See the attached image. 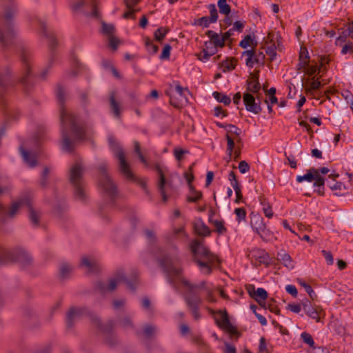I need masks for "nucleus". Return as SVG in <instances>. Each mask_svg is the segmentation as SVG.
Segmentation results:
<instances>
[{
    "label": "nucleus",
    "instance_id": "c9c22d12",
    "mask_svg": "<svg viewBox=\"0 0 353 353\" xmlns=\"http://www.w3.org/2000/svg\"><path fill=\"white\" fill-rule=\"evenodd\" d=\"M214 261H208L205 260H201L197 261L195 262L199 267L200 268L201 270L206 274H210L212 272V268L209 263H212Z\"/></svg>",
    "mask_w": 353,
    "mask_h": 353
},
{
    "label": "nucleus",
    "instance_id": "4c0bfd02",
    "mask_svg": "<svg viewBox=\"0 0 353 353\" xmlns=\"http://www.w3.org/2000/svg\"><path fill=\"white\" fill-rule=\"evenodd\" d=\"M90 6L92 8V12H89L85 10H82V12L83 14H85L87 17H94L95 19H99L100 15L98 10V8L96 6V3L94 2V0H90Z\"/></svg>",
    "mask_w": 353,
    "mask_h": 353
},
{
    "label": "nucleus",
    "instance_id": "a878e982",
    "mask_svg": "<svg viewBox=\"0 0 353 353\" xmlns=\"http://www.w3.org/2000/svg\"><path fill=\"white\" fill-rule=\"evenodd\" d=\"M206 35L210 39L212 44L214 45V48L216 50L217 47L223 48L225 46L224 39L220 38L219 34L212 30H208Z\"/></svg>",
    "mask_w": 353,
    "mask_h": 353
},
{
    "label": "nucleus",
    "instance_id": "5701e85b",
    "mask_svg": "<svg viewBox=\"0 0 353 353\" xmlns=\"http://www.w3.org/2000/svg\"><path fill=\"white\" fill-rule=\"evenodd\" d=\"M194 229L199 236H208L211 234V230L201 219H199L194 222Z\"/></svg>",
    "mask_w": 353,
    "mask_h": 353
},
{
    "label": "nucleus",
    "instance_id": "603ef678",
    "mask_svg": "<svg viewBox=\"0 0 353 353\" xmlns=\"http://www.w3.org/2000/svg\"><path fill=\"white\" fill-rule=\"evenodd\" d=\"M234 213L236 215V220L239 223L245 219L246 211L243 208H236Z\"/></svg>",
    "mask_w": 353,
    "mask_h": 353
},
{
    "label": "nucleus",
    "instance_id": "1a4fd4ad",
    "mask_svg": "<svg viewBox=\"0 0 353 353\" xmlns=\"http://www.w3.org/2000/svg\"><path fill=\"white\" fill-rule=\"evenodd\" d=\"M41 32L43 36L48 39V46L50 50V57L48 63V65L44 68L39 74V78L41 80H46L50 69L52 68L54 60V50L58 45V42L53 34L47 29L46 25L41 22Z\"/></svg>",
    "mask_w": 353,
    "mask_h": 353
},
{
    "label": "nucleus",
    "instance_id": "423d86ee",
    "mask_svg": "<svg viewBox=\"0 0 353 353\" xmlns=\"http://www.w3.org/2000/svg\"><path fill=\"white\" fill-rule=\"evenodd\" d=\"M108 141L110 147L114 153V157L119 161L118 167L119 170L121 175L128 181H136L137 179L131 170L129 163L125 159V154L123 150L117 143L114 137L109 136Z\"/></svg>",
    "mask_w": 353,
    "mask_h": 353
},
{
    "label": "nucleus",
    "instance_id": "c756f323",
    "mask_svg": "<svg viewBox=\"0 0 353 353\" xmlns=\"http://www.w3.org/2000/svg\"><path fill=\"white\" fill-rule=\"evenodd\" d=\"M319 171L316 170V168H312L309 169L306 174L303 176H297L296 181L298 183H301L303 181H307L308 182H312L314 179V174H318Z\"/></svg>",
    "mask_w": 353,
    "mask_h": 353
},
{
    "label": "nucleus",
    "instance_id": "f3484780",
    "mask_svg": "<svg viewBox=\"0 0 353 353\" xmlns=\"http://www.w3.org/2000/svg\"><path fill=\"white\" fill-rule=\"evenodd\" d=\"M248 256L252 260H255L260 264L269 265L270 263V258L268 253L263 249L254 248L251 250L248 254Z\"/></svg>",
    "mask_w": 353,
    "mask_h": 353
},
{
    "label": "nucleus",
    "instance_id": "774afa93",
    "mask_svg": "<svg viewBox=\"0 0 353 353\" xmlns=\"http://www.w3.org/2000/svg\"><path fill=\"white\" fill-rule=\"evenodd\" d=\"M96 288L101 293H105L108 291V285L101 281L97 282Z\"/></svg>",
    "mask_w": 353,
    "mask_h": 353
},
{
    "label": "nucleus",
    "instance_id": "3c124183",
    "mask_svg": "<svg viewBox=\"0 0 353 353\" xmlns=\"http://www.w3.org/2000/svg\"><path fill=\"white\" fill-rule=\"evenodd\" d=\"M232 188H234L236 194V199L234 201L235 203H239L243 200V194L241 190V185L239 183L235 182Z\"/></svg>",
    "mask_w": 353,
    "mask_h": 353
},
{
    "label": "nucleus",
    "instance_id": "37998d69",
    "mask_svg": "<svg viewBox=\"0 0 353 353\" xmlns=\"http://www.w3.org/2000/svg\"><path fill=\"white\" fill-rule=\"evenodd\" d=\"M242 55H246L248 56L246 60H245V65L250 68H252V59H254V57H256V52L254 49L252 50H247L243 52Z\"/></svg>",
    "mask_w": 353,
    "mask_h": 353
},
{
    "label": "nucleus",
    "instance_id": "f257e3e1",
    "mask_svg": "<svg viewBox=\"0 0 353 353\" xmlns=\"http://www.w3.org/2000/svg\"><path fill=\"white\" fill-rule=\"evenodd\" d=\"M179 261L180 259L178 256L172 257L168 255L158 259L159 265L163 270L167 281L176 290L178 288V283H181L188 290L189 294L184 296V301L193 318L197 321L201 318L199 306L202 303V299L195 291L199 289L205 290L206 300L210 303H215L216 299L214 296L213 290L206 286L205 281H203L198 284H193L186 279L183 276V269L178 265Z\"/></svg>",
    "mask_w": 353,
    "mask_h": 353
},
{
    "label": "nucleus",
    "instance_id": "4be33fe9",
    "mask_svg": "<svg viewBox=\"0 0 353 353\" xmlns=\"http://www.w3.org/2000/svg\"><path fill=\"white\" fill-rule=\"evenodd\" d=\"M155 170H157V172H158L159 176V184H158L159 190L161 194L163 201L166 202L168 200V196L166 195L165 190V186L166 185L165 176V175L163 172V170H161L159 165H155Z\"/></svg>",
    "mask_w": 353,
    "mask_h": 353
},
{
    "label": "nucleus",
    "instance_id": "f704fd0d",
    "mask_svg": "<svg viewBox=\"0 0 353 353\" xmlns=\"http://www.w3.org/2000/svg\"><path fill=\"white\" fill-rule=\"evenodd\" d=\"M169 28L160 27L154 32V37L156 41L161 42L165 38L166 34L169 32Z\"/></svg>",
    "mask_w": 353,
    "mask_h": 353
},
{
    "label": "nucleus",
    "instance_id": "e433bc0d",
    "mask_svg": "<svg viewBox=\"0 0 353 353\" xmlns=\"http://www.w3.org/2000/svg\"><path fill=\"white\" fill-rule=\"evenodd\" d=\"M88 3L85 0H79L77 1H70V9L74 12H77L82 10V8Z\"/></svg>",
    "mask_w": 353,
    "mask_h": 353
},
{
    "label": "nucleus",
    "instance_id": "cd10ccee",
    "mask_svg": "<svg viewBox=\"0 0 353 353\" xmlns=\"http://www.w3.org/2000/svg\"><path fill=\"white\" fill-rule=\"evenodd\" d=\"M27 209H28V211L29 219H30L32 225H34V226H36V227L38 226L39 224L40 216L38 214V212H36L33 209V208L32 206V201H31L30 199V205H27Z\"/></svg>",
    "mask_w": 353,
    "mask_h": 353
},
{
    "label": "nucleus",
    "instance_id": "f03ea898",
    "mask_svg": "<svg viewBox=\"0 0 353 353\" xmlns=\"http://www.w3.org/2000/svg\"><path fill=\"white\" fill-rule=\"evenodd\" d=\"M56 95L60 105L61 148L63 151L70 153L74 151L77 143L87 139L86 132L82 126L77 124V117L65 108V92L60 85L57 87Z\"/></svg>",
    "mask_w": 353,
    "mask_h": 353
},
{
    "label": "nucleus",
    "instance_id": "393cba45",
    "mask_svg": "<svg viewBox=\"0 0 353 353\" xmlns=\"http://www.w3.org/2000/svg\"><path fill=\"white\" fill-rule=\"evenodd\" d=\"M252 298L254 299L261 306L265 307V300L268 298V292L262 288H257L253 292Z\"/></svg>",
    "mask_w": 353,
    "mask_h": 353
},
{
    "label": "nucleus",
    "instance_id": "473e14b6",
    "mask_svg": "<svg viewBox=\"0 0 353 353\" xmlns=\"http://www.w3.org/2000/svg\"><path fill=\"white\" fill-rule=\"evenodd\" d=\"M72 268L68 263H62L59 268V277L61 279L64 280L67 279L70 272H72Z\"/></svg>",
    "mask_w": 353,
    "mask_h": 353
},
{
    "label": "nucleus",
    "instance_id": "69168bd1",
    "mask_svg": "<svg viewBox=\"0 0 353 353\" xmlns=\"http://www.w3.org/2000/svg\"><path fill=\"white\" fill-rule=\"evenodd\" d=\"M52 345L50 344H46L40 347L35 353H52Z\"/></svg>",
    "mask_w": 353,
    "mask_h": 353
},
{
    "label": "nucleus",
    "instance_id": "bf43d9fd",
    "mask_svg": "<svg viewBox=\"0 0 353 353\" xmlns=\"http://www.w3.org/2000/svg\"><path fill=\"white\" fill-rule=\"evenodd\" d=\"M49 168L46 167L44 168L42 174H41V179L40 181V184L41 186H46L48 183V176L49 174Z\"/></svg>",
    "mask_w": 353,
    "mask_h": 353
},
{
    "label": "nucleus",
    "instance_id": "20e7f679",
    "mask_svg": "<svg viewBox=\"0 0 353 353\" xmlns=\"http://www.w3.org/2000/svg\"><path fill=\"white\" fill-rule=\"evenodd\" d=\"M84 315L89 316L92 324L102 332L109 333L111 332L113 327L112 321L108 322L106 325H103L100 319L85 307L72 306L69 309L65 319L67 328H72L75 322Z\"/></svg>",
    "mask_w": 353,
    "mask_h": 353
},
{
    "label": "nucleus",
    "instance_id": "dca6fc26",
    "mask_svg": "<svg viewBox=\"0 0 353 353\" xmlns=\"http://www.w3.org/2000/svg\"><path fill=\"white\" fill-rule=\"evenodd\" d=\"M257 99L259 100L258 103L256 102L255 97L251 93L245 92L243 94V101L247 111L255 114L261 112V101L259 98Z\"/></svg>",
    "mask_w": 353,
    "mask_h": 353
},
{
    "label": "nucleus",
    "instance_id": "5fc2aeb1",
    "mask_svg": "<svg viewBox=\"0 0 353 353\" xmlns=\"http://www.w3.org/2000/svg\"><path fill=\"white\" fill-rule=\"evenodd\" d=\"M202 198L201 192L196 191L187 196V201L190 203H196Z\"/></svg>",
    "mask_w": 353,
    "mask_h": 353
},
{
    "label": "nucleus",
    "instance_id": "c03bdc74",
    "mask_svg": "<svg viewBox=\"0 0 353 353\" xmlns=\"http://www.w3.org/2000/svg\"><path fill=\"white\" fill-rule=\"evenodd\" d=\"M250 45L256 46V42L249 34L245 36L243 39H242L239 43V46L244 49L247 48Z\"/></svg>",
    "mask_w": 353,
    "mask_h": 353
},
{
    "label": "nucleus",
    "instance_id": "72a5a7b5",
    "mask_svg": "<svg viewBox=\"0 0 353 353\" xmlns=\"http://www.w3.org/2000/svg\"><path fill=\"white\" fill-rule=\"evenodd\" d=\"M212 96L217 101L223 103L225 105L231 103L230 97L222 92L215 91L212 93Z\"/></svg>",
    "mask_w": 353,
    "mask_h": 353
},
{
    "label": "nucleus",
    "instance_id": "49530a36",
    "mask_svg": "<svg viewBox=\"0 0 353 353\" xmlns=\"http://www.w3.org/2000/svg\"><path fill=\"white\" fill-rule=\"evenodd\" d=\"M115 28L114 25L111 23H106L105 22H102V32L104 34L111 37L113 36Z\"/></svg>",
    "mask_w": 353,
    "mask_h": 353
},
{
    "label": "nucleus",
    "instance_id": "aec40b11",
    "mask_svg": "<svg viewBox=\"0 0 353 353\" xmlns=\"http://www.w3.org/2000/svg\"><path fill=\"white\" fill-rule=\"evenodd\" d=\"M259 71L254 73H250V77L246 81L247 92L256 94L260 91L261 84L259 81Z\"/></svg>",
    "mask_w": 353,
    "mask_h": 353
},
{
    "label": "nucleus",
    "instance_id": "a18cd8bd",
    "mask_svg": "<svg viewBox=\"0 0 353 353\" xmlns=\"http://www.w3.org/2000/svg\"><path fill=\"white\" fill-rule=\"evenodd\" d=\"M134 152L138 155L140 161L145 165L148 166V163L141 151V146L137 141H134Z\"/></svg>",
    "mask_w": 353,
    "mask_h": 353
},
{
    "label": "nucleus",
    "instance_id": "7ed1b4c3",
    "mask_svg": "<svg viewBox=\"0 0 353 353\" xmlns=\"http://www.w3.org/2000/svg\"><path fill=\"white\" fill-rule=\"evenodd\" d=\"M17 13V8L14 3L11 2L4 8L3 25L0 28V43L3 47L8 48L12 44L17 38L14 19ZM12 85L10 73L8 69L0 71V108L6 104L4 94L7 88Z\"/></svg>",
    "mask_w": 353,
    "mask_h": 353
},
{
    "label": "nucleus",
    "instance_id": "4d7b16f0",
    "mask_svg": "<svg viewBox=\"0 0 353 353\" xmlns=\"http://www.w3.org/2000/svg\"><path fill=\"white\" fill-rule=\"evenodd\" d=\"M171 49H172V47L170 44L165 45V46L162 50V52L160 55V59H169Z\"/></svg>",
    "mask_w": 353,
    "mask_h": 353
},
{
    "label": "nucleus",
    "instance_id": "9b49d317",
    "mask_svg": "<svg viewBox=\"0 0 353 353\" xmlns=\"http://www.w3.org/2000/svg\"><path fill=\"white\" fill-rule=\"evenodd\" d=\"M2 192L3 190L0 188V194ZM28 205H30V198L28 196L21 197L14 201L8 212H6L4 208L0 204V224L5 223L7 218H14L20 209L27 208Z\"/></svg>",
    "mask_w": 353,
    "mask_h": 353
},
{
    "label": "nucleus",
    "instance_id": "39448f33",
    "mask_svg": "<svg viewBox=\"0 0 353 353\" xmlns=\"http://www.w3.org/2000/svg\"><path fill=\"white\" fill-rule=\"evenodd\" d=\"M83 172L84 170L81 164L76 163L71 167L69 173V180L74 188V196L81 201H85L86 199Z\"/></svg>",
    "mask_w": 353,
    "mask_h": 353
},
{
    "label": "nucleus",
    "instance_id": "bb28decb",
    "mask_svg": "<svg viewBox=\"0 0 353 353\" xmlns=\"http://www.w3.org/2000/svg\"><path fill=\"white\" fill-rule=\"evenodd\" d=\"M277 259L281 261L284 266L289 269L294 268V264L292 263V257L289 254L285 252H281L277 253Z\"/></svg>",
    "mask_w": 353,
    "mask_h": 353
},
{
    "label": "nucleus",
    "instance_id": "864d4df0",
    "mask_svg": "<svg viewBox=\"0 0 353 353\" xmlns=\"http://www.w3.org/2000/svg\"><path fill=\"white\" fill-rule=\"evenodd\" d=\"M157 328L155 326L148 324L144 326L143 333L146 337L149 338L154 334Z\"/></svg>",
    "mask_w": 353,
    "mask_h": 353
},
{
    "label": "nucleus",
    "instance_id": "a19ab883",
    "mask_svg": "<svg viewBox=\"0 0 353 353\" xmlns=\"http://www.w3.org/2000/svg\"><path fill=\"white\" fill-rule=\"evenodd\" d=\"M227 140V152L229 157V159L230 160L232 157V152L235 148V143L234 139L227 134L225 136Z\"/></svg>",
    "mask_w": 353,
    "mask_h": 353
},
{
    "label": "nucleus",
    "instance_id": "338daca9",
    "mask_svg": "<svg viewBox=\"0 0 353 353\" xmlns=\"http://www.w3.org/2000/svg\"><path fill=\"white\" fill-rule=\"evenodd\" d=\"M322 254L325 257L327 264L332 265L334 263V259L332 253L330 251L322 250Z\"/></svg>",
    "mask_w": 353,
    "mask_h": 353
},
{
    "label": "nucleus",
    "instance_id": "de8ad7c7",
    "mask_svg": "<svg viewBox=\"0 0 353 353\" xmlns=\"http://www.w3.org/2000/svg\"><path fill=\"white\" fill-rule=\"evenodd\" d=\"M211 23L212 22L210 21V19L208 17H202L195 20L192 24L194 26H199L203 28H208Z\"/></svg>",
    "mask_w": 353,
    "mask_h": 353
},
{
    "label": "nucleus",
    "instance_id": "7c9ffc66",
    "mask_svg": "<svg viewBox=\"0 0 353 353\" xmlns=\"http://www.w3.org/2000/svg\"><path fill=\"white\" fill-rule=\"evenodd\" d=\"M214 214V212L211 211V214L209 217V222L212 223L214 226L215 227V230L219 234H222L225 232H226L227 229L224 226V221H219V220H213L212 219V215Z\"/></svg>",
    "mask_w": 353,
    "mask_h": 353
},
{
    "label": "nucleus",
    "instance_id": "a211bd4d",
    "mask_svg": "<svg viewBox=\"0 0 353 353\" xmlns=\"http://www.w3.org/2000/svg\"><path fill=\"white\" fill-rule=\"evenodd\" d=\"M176 93L179 95V99H176L173 95L170 97V104L175 108H180L183 102H187L188 99L185 95V92H189L187 88H183L180 84L177 83L174 88Z\"/></svg>",
    "mask_w": 353,
    "mask_h": 353
},
{
    "label": "nucleus",
    "instance_id": "0eeeda50",
    "mask_svg": "<svg viewBox=\"0 0 353 353\" xmlns=\"http://www.w3.org/2000/svg\"><path fill=\"white\" fill-rule=\"evenodd\" d=\"M32 259L31 256L23 249L9 250L5 248L0 249V265L12 262L19 263L22 268L31 265Z\"/></svg>",
    "mask_w": 353,
    "mask_h": 353
},
{
    "label": "nucleus",
    "instance_id": "412c9836",
    "mask_svg": "<svg viewBox=\"0 0 353 353\" xmlns=\"http://www.w3.org/2000/svg\"><path fill=\"white\" fill-rule=\"evenodd\" d=\"M20 153L23 157V161L30 168H34L37 165V157L34 153L30 152L26 150L23 145L19 147Z\"/></svg>",
    "mask_w": 353,
    "mask_h": 353
},
{
    "label": "nucleus",
    "instance_id": "2eb2a0df",
    "mask_svg": "<svg viewBox=\"0 0 353 353\" xmlns=\"http://www.w3.org/2000/svg\"><path fill=\"white\" fill-rule=\"evenodd\" d=\"M21 60L23 63L24 74L20 79V81L26 85L28 83V77L31 75V66H30V52L29 50L23 46L21 49Z\"/></svg>",
    "mask_w": 353,
    "mask_h": 353
},
{
    "label": "nucleus",
    "instance_id": "8fccbe9b",
    "mask_svg": "<svg viewBox=\"0 0 353 353\" xmlns=\"http://www.w3.org/2000/svg\"><path fill=\"white\" fill-rule=\"evenodd\" d=\"M208 9L210 13V17L209 18L210 19V21L212 23L216 22L218 19V13L215 5L213 3L210 4L208 6Z\"/></svg>",
    "mask_w": 353,
    "mask_h": 353
},
{
    "label": "nucleus",
    "instance_id": "b1692460",
    "mask_svg": "<svg viewBox=\"0 0 353 353\" xmlns=\"http://www.w3.org/2000/svg\"><path fill=\"white\" fill-rule=\"evenodd\" d=\"M117 93L115 91L110 92L109 102L111 111L114 114V117H119L121 115L119 103L116 99Z\"/></svg>",
    "mask_w": 353,
    "mask_h": 353
},
{
    "label": "nucleus",
    "instance_id": "09e8293b",
    "mask_svg": "<svg viewBox=\"0 0 353 353\" xmlns=\"http://www.w3.org/2000/svg\"><path fill=\"white\" fill-rule=\"evenodd\" d=\"M301 338L305 344L308 345L310 347H314V341L311 334L307 332H303L301 334Z\"/></svg>",
    "mask_w": 353,
    "mask_h": 353
},
{
    "label": "nucleus",
    "instance_id": "052dcab7",
    "mask_svg": "<svg viewBox=\"0 0 353 353\" xmlns=\"http://www.w3.org/2000/svg\"><path fill=\"white\" fill-rule=\"evenodd\" d=\"M314 183L313 184L314 187H320L324 186L325 185V179L323 176H321L320 174H314Z\"/></svg>",
    "mask_w": 353,
    "mask_h": 353
},
{
    "label": "nucleus",
    "instance_id": "c85d7f7f",
    "mask_svg": "<svg viewBox=\"0 0 353 353\" xmlns=\"http://www.w3.org/2000/svg\"><path fill=\"white\" fill-rule=\"evenodd\" d=\"M81 265L85 267L90 272L97 271V263L94 260H90L89 258L84 256L81 259Z\"/></svg>",
    "mask_w": 353,
    "mask_h": 353
},
{
    "label": "nucleus",
    "instance_id": "ddd939ff",
    "mask_svg": "<svg viewBox=\"0 0 353 353\" xmlns=\"http://www.w3.org/2000/svg\"><path fill=\"white\" fill-rule=\"evenodd\" d=\"M121 282H125L128 288L132 292L135 291L136 286L138 283L137 279H134L133 281H129L123 272H118L114 278L110 279L108 285V291H114L117 288V285Z\"/></svg>",
    "mask_w": 353,
    "mask_h": 353
},
{
    "label": "nucleus",
    "instance_id": "6ab92c4d",
    "mask_svg": "<svg viewBox=\"0 0 353 353\" xmlns=\"http://www.w3.org/2000/svg\"><path fill=\"white\" fill-rule=\"evenodd\" d=\"M302 305L304 312L308 316L314 319L316 322L320 321V312L321 310L320 307H314L308 299L303 301Z\"/></svg>",
    "mask_w": 353,
    "mask_h": 353
},
{
    "label": "nucleus",
    "instance_id": "0e129e2a",
    "mask_svg": "<svg viewBox=\"0 0 353 353\" xmlns=\"http://www.w3.org/2000/svg\"><path fill=\"white\" fill-rule=\"evenodd\" d=\"M239 169L241 173L244 174L249 171L250 165L245 161H241L239 164Z\"/></svg>",
    "mask_w": 353,
    "mask_h": 353
},
{
    "label": "nucleus",
    "instance_id": "79ce46f5",
    "mask_svg": "<svg viewBox=\"0 0 353 353\" xmlns=\"http://www.w3.org/2000/svg\"><path fill=\"white\" fill-rule=\"evenodd\" d=\"M145 45L147 50L152 54H156L159 50L158 46L153 43V41L149 38H145Z\"/></svg>",
    "mask_w": 353,
    "mask_h": 353
},
{
    "label": "nucleus",
    "instance_id": "6e6d98bb",
    "mask_svg": "<svg viewBox=\"0 0 353 353\" xmlns=\"http://www.w3.org/2000/svg\"><path fill=\"white\" fill-rule=\"evenodd\" d=\"M226 127H228L227 134H232L236 137H239L241 134V130L234 125L228 124Z\"/></svg>",
    "mask_w": 353,
    "mask_h": 353
},
{
    "label": "nucleus",
    "instance_id": "6e6552de",
    "mask_svg": "<svg viewBox=\"0 0 353 353\" xmlns=\"http://www.w3.org/2000/svg\"><path fill=\"white\" fill-rule=\"evenodd\" d=\"M98 169L100 172V177L99 179V185L104 192L105 195L110 196L112 199L117 196L118 191L114 183L107 173L108 163L103 161L99 163Z\"/></svg>",
    "mask_w": 353,
    "mask_h": 353
},
{
    "label": "nucleus",
    "instance_id": "13d9d810",
    "mask_svg": "<svg viewBox=\"0 0 353 353\" xmlns=\"http://www.w3.org/2000/svg\"><path fill=\"white\" fill-rule=\"evenodd\" d=\"M348 52L353 54V43L350 41L344 44L341 49L342 54H346Z\"/></svg>",
    "mask_w": 353,
    "mask_h": 353
},
{
    "label": "nucleus",
    "instance_id": "f8f14e48",
    "mask_svg": "<svg viewBox=\"0 0 353 353\" xmlns=\"http://www.w3.org/2000/svg\"><path fill=\"white\" fill-rule=\"evenodd\" d=\"M210 312L212 314H216L214 316L216 324L218 327L226 330L228 332L233 335H239L237 329L232 325L230 321L227 311L225 310L223 312L219 310L215 312L213 310L210 309Z\"/></svg>",
    "mask_w": 353,
    "mask_h": 353
},
{
    "label": "nucleus",
    "instance_id": "4468645a",
    "mask_svg": "<svg viewBox=\"0 0 353 353\" xmlns=\"http://www.w3.org/2000/svg\"><path fill=\"white\" fill-rule=\"evenodd\" d=\"M250 224L252 228L261 236L263 240H267L270 232L266 229L263 219L258 214H251Z\"/></svg>",
    "mask_w": 353,
    "mask_h": 353
},
{
    "label": "nucleus",
    "instance_id": "2f4dec72",
    "mask_svg": "<svg viewBox=\"0 0 353 353\" xmlns=\"http://www.w3.org/2000/svg\"><path fill=\"white\" fill-rule=\"evenodd\" d=\"M297 282L301 286H302L305 289V292L308 294L312 300H316L317 295L313 290L310 285L307 284L305 281H303L301 279H297Z\"/></svg>",
    "mask_w": 353,
    "mask_h": 353
},
{
    "label": "nucleus",
    "instance_id": "680f3d73",
    "mask_svg": "<svg viewBox=\"0 0 353 353\" xmlns=\"http://www.w3.org/2000/svg\"><path fill=\"white\" fill-rule=\"evenodd\" d=\"M261 205H263V212L268 218H272L273 216V212L272 208L270 205H267L264 203V201L261 200Z\"/></svg>",
    "mask_w": 353,
    "mask_h": 353
},
{
    "label": "nucleus",
    "instance_id": "ea45409f",
    "mask_svg": "<svg viewBox=\"0 0 353 353\" xmlns=\"http://www.w3.org/2000/svg\"><path fill=\"white\" fill-rule=\"evenodd\" d=\"M216 52V50L215 48H211L210 50H208L207 49H203L202 52L198 54V59L202 61H206L210 59V57L214 55Z\"/></svg>",
    "mask_w": 353,
    "mask_h": 353
},
{
    "label": "nucleus",
    "instance_id": "e2e57ef3",
    "mask_svg": "<svg viewBox=\"0 0 353 353\" xmlns=\"http://www.w3.org/2000/svg\"><path fill=\"white\" fill-rule=\"evenodd\" d=\"M245 24V21H236L233 23V27L231 28L232 31H238L239 32H242L243 28H244Z\"/></svg>",
    "mask_w": 353,
    "mask_h": 353
},
{
    "label": "nucleus",
    "instance_id": "9d476101",
    "mask_svg": "<svg viewBox=\"0 0 353 353\" xmlns=\"http://www.w3.org/2000/svg\"><path fill=\"white\" fill-rule=\"evenodd\" d=\"M190 250L194 263L201 260L214 261L215 259L214 254L204 245L203 241L192 240L190 244Z\"/></svg>",
    "mask_w": 353,
    "mask_h": 353
},
{
    "label": "nucleus",
    "instance_id": "58836bf2",
    "mask_svg": "<svg viewBox=\"0 0 353 353\" xmlns=\"http://www.w3.org/2000/svg\"><path fill=\"white\" fill-rule=\"evenodd\" d=\"M217 6L221 14L228 15L230 13L231 8L230 5L227 3L226 0H219L217 2Z\"/></svg>",
    "mask_w": 353,
    "mask_h": 353
}]
</instances>
